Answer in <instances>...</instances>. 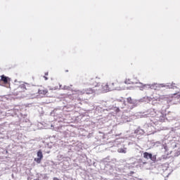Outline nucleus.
<instances>
[{"instance_id":"nucleus-1","label":"nucleus","mask_w":180,"mask_h":180,"mask_svg":"<svg viewBox=\"0 0 180 180\" xmlns=\"http://www.w3.org/2000/svg\"><path fill=\"white\" fill-rule=\"evenodd\" d=\"M143 158L146 160H151V161H155V160H157V156H153V154L149 153L148 152H145L143 153Z\"/></svg>"},{"instance_id":"nucleus-2","label":"nucleus","mask_w":180,"mask_h":180,"mask_svg":"<svg viewBox=\"0 0 180 180\" xmlns=\"http://www.w3.org/2000/svg\"><path fill=\"white\" fill-rule=\"evenodd\" d=\"M107 84L108 85L109 91H114V89L117 88V82H108Z\"/></svg>"},{"instance_id":"nucleus-3","label":"nucleus","mask_w":180,"mask_h":180,"mask_svg":"<svg viewBox=\"0 0 180 180\" xmlns=\"http://www.w3.org/2000/svg\"><path fill=\"white\" fill-rule=\"evenodd\" d=\"M37 157L38 158H35L34 159V160L37 163V164H40V162H41V160H43V152L41 151V150H39L37 152Z\"/></svg>"},{"instance_id":"nucleus-4","label":"nucleus","mask_w":180,"mask_h":180,"mask_svg":"<svg viewBox=\"0 0 180 180\" xmlns=\"http://www.w3.org/2000/svg\"><path fill=\"white\" fill-rule=\"evenodd\" d=\"M1 81H2L4 84H8V82L11 81V79L3 75L1 76Z\"/></svg>"},{"instance_id":"nucleus-5","label":"nucleus","mask_w":180,"mask_h":180,"mask_svg":"<svg viewBox=\"0 0 180 180\" xmlns=\"http://www.w3.org/2000/svg\"><path fill=\"white\" fill-rule=\"evenodd\" d=\"M101 86H102V91L103 92H109L110 90H109V86L108 83H103Z\"/></svg>"},{"instance_id":"nucleus-6","label":"nucleus","mask_w":180,"mask_h":180,"mask_svg":"<svg viewBox=\"0 0 180 180\" xmlns=\"http://www.w3.org/2000/svg\"><path fill=\"white\" fill-rule=\"evenodd\" d=\"M84 92L85 94H86V95H91L95 92V90L89 88V89H84Z\"/></svg>"},{"instance_id":"nucleus-7","label":"nucleus","mask_w":180,"mask_h":180,"mask_svg":"<svg viewBox=\"0 0 180 180\" xmlns=\"http://www.w3.org/2000/svg\"><path fill=\"white\" fill-rule=\"evenodd\" d=\"M124 84H127L129 85H134V84H137V82H134L131 80V79H126L124 81Z\"/></svg>"},{"instance_id":"nucleus-8","label":"nucleus","mask_w":180,"mask_h":180,"mask_svg":"<svg viewBox=\"0 0 180 180\" xmlns=\"http://www.w3.org/2000/svg\"><path fill=\"white\" fill-rule=\"evenodd\" d=\"M39 94L40 95H46V94H47V90L46 89H39L38 91Z\"/></svg>"},{"instance_id":"nucleus-9","label":"nucleus","mask_w":180,"mask_h":180,"mask_svg":"<svg viewBox=\"0 0 180 180\" xmlns=\"http://www.w3.org/2000/svg\"><path fill=\"white\" fill-rule=\"evenodd\" d=\"M91 85H92L93 86H98L99 85V84L96 82H95L94 79H92L90 82Z\"/></svg>"},{"instance_id":"nucleus-10","label":"nucleus","mask_w":180,"mask_h":180,"mask_svg":"<svg viewBox=\"0 0 180 180\" xmlns=\"http://www.w3.org/2000/svg\"><path fill=\"white\" fill-rule=\"evenodd\" d=\"M127 103L133 105L134 103V101L131 98V97H129L127 98Z\"/></svg>"},{"instance_id":"nucleus-11","label":"nucleus","mask_w":180,"mask_h":180,"mask_svg":"<svg viewBox=\"0 0 180 180\" xmlns=\"http://www.w3.org/2000/svg\"><path fill=\"white\" fill-rule=\"evenodd\" d=\"M79 95H84L85 94V89H83L82 91H78Z\"/></svg>"},{"instance_id":"nucleus-12","label":"nucleus","mask_w":180,"mask_h":180,"mask_svg":"<svg viewBox=\"0 0 180 180\" xmlns=\"http://www.w3.org/2000/svg\"><path fill=\"white\" fill-rule=\"evenodd\" d=\"M119 153H124V154H126V150H124L123 148H120L119 149Z\"/></svg>"},{"instance_id":"nucleus-13","label":"nucleus","mask_w":180,"mask_h":180,"mask_svg":"<svg viewBox=\"0 0 180 180\" xmlns=\"http://www.w3.org/2000/svg\"><path fill=\"white\" fill-rule=\"evenodd\" d=\"M20 87L22 89H26V86H25V84L20 86Z\"/></svg>"},{"instance_id":"nucleus-14","label":"nucleus","mask_w":180,"mask_h":180,"mask_svg":"<svg viewBox=\"0 0 180 180\" xmlns=\"http://www.w3.org/2000/svg\"><path fill=\"white\" fill-rule=\"evenodd\" d=\"M53 180H60V179L57 178V177H54Z\"/></svg>"},{"instance_id":"nucleus-15","label":"nucleus","mask_w":180,"mask_h":180,"mask_svg":"<svg viewBox=\"0 0 180 180\" xmlns=\"http://www.w3.org/2000/svg\"><path fill=\"white\" fill-rule=\"evenodd\" d=\"M45 79H49V78H47V77H44Z\"/></svg>"},{"instance_id":"nucleus-16","label":"nucleus","mask_w":180,"mask_h":180,"mask_svg":"<svg viewBox=\"0 0 180 180\" xmlns=\"http://www.w3.org/2000/svg\"><path fill=\"white\" fill-rule=\"evenodd\" d=\"M45 75H49V73H45Z\"/></svg>"}]
</instances>
